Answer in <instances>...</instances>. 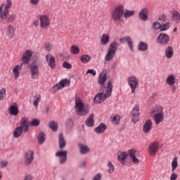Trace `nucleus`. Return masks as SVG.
I'll return each mask as SVG.
<instances>
[{
  "mask_svg": "<svg viewBox=\"0 0 180 180\" xmlns=\"http://www.w3.org/2000/svg\"><path fill=\"white\" fill-rule=\"evenodd\" d=\"M75 105L78 116H86L89 113V105L84 103L79 97L75 98Z\"/></svg>",
  "mask_w": 180,
  "mask_h": 180,
  "instance_id": "obj_1",
  "label": "nucleus"
},
{
  "mask_svg": "<svg viewBox=\"0 0 180 180\" xmlns=\"http://www.w3.org/2000/svg\"><path fill=\"white\" fill-rule=\"evenodd\" d=\"M113 89V85H112V82H108L105 94L98 93L94 97V101L98 105V103H101L103 102L107 98L110 97L112 95V90Z\"/></svg>",
  "mask_w": 180,
  "mask_h": 180,
  "instance_id": "obj_2",
  "label": "nucleus"
},
{
  "mask_svg": "<svg viewBox=\"0 0 180 180\" xmlns=\"http://www.w3.org/2000/svg\"><path fill=\"white\" fill-rule=\"evenodd\" d=\"M150 113L153 115V120L155 124H160L164 122L165 115H164V109L161 106H157L152 108Z\"/></svg>",
  "mask_w": 180,
  "mask_h": 180,
  "instance_id": "obj_3",
  "label": "nucleus"
},
{
  "mask_svg": "<svg viewBox=\"0 0 180 180\" xmlns=\"http://www.w3.org/2000/svg\"><path fill=\"white\" fill-rule=\"evenodd\" d=\"M12 8V1L7 0L6 4L0 6V19L5 20L9 16V11Z\"/></svg>",
  "mask_w": 180,
  "mask_h": 180,
  "instance_id": "obj_4",
  "label": "nucleus"
},
{
  "mask_svg": "<svg viewBox=\"0 0 180 180\" xmlns=\"http://www.w3.org/2000/svg\"><path fill=\"white\" fill-rule=\"evenodd\" d=\"M124 13V7L122 5L117 6L112 12V18L113 20H120V22H123L122 19Z\"/></svg>",
  "mask_w": 180,
  "mask_h": 180,
  "instance_id": "obj_5",
  "label": "nucleus"
},
{
  "mask_svg": "<svg viewBox=\"0 0 180 180\" xmlns=\"http://www.w3.org/2000/svg\"><path fill=\"white\" fill-rule=\"evenodd\" d=\"M116 50H117V44L116 42H112L108 50V52L105 56V61H112L115 54H116Z\"/></svg>",
  "mask_w": 180,
  "mask_h": 180,
  "instance_id": "obj_6",
  "label": "nucleus"
},
{
  "mask_svg": "<svg viewBox=\"0 0 180 180\" xmlns=\"http://www.w3.org/2000/svg\"><path fill=\"white\" fill-rule=\"evenodd\" d=\"M38 19L40 21V27L42 29H47L50 26V18L47 15H39Z\"/></svg>",
  "mask_w": 180,
  "mask_h": 180,
  "instance_id": "obj_7",
  "label": "nucleus"
},
{
  "mask_svg": "<svg viewBox=\"0 0 180 180\" xmlns=\"http://www.w3.org/2000/svg\"><path fill=\"white\" fill-rule=\"evenodd\" d=\"M131 116L132 117V122H134V124L139 122V119L140 117V105L139 104H136L133 108Z\"/></svg>",
  "mask_w": 180,
  "mask_h": 180,
  "instance_id": "obj_8",
  "label": "nucleus"
},
{
  "mask_svg": "<svg viewBox=\"0 0 180 180\" xmlns=\"http://www.w3.org/2000/svg\"><path fill=\"white\" fill-rule=\"evenodd\" d=\"M128 84L131 88V93L136 94V89L139 86V79L134 76H131L128 78Z\"/></svg>",
  "mask_w": 180,
  "mask_h": 180,
  "instance_id": "obj_9",
  "label": "nucleus"
},
{
  "mask_svg": "<svg viewBox=\"0 0 180 180\" xmlns=\"http://www.w3.org/2000/svg\"><path fill=\"white\" fill-rule=\"evenodd\" d=\"M34 160V153L32 150H28L25 153L24 158V164L25 165H30Z\"/></svg>",
  "mask_w": 180,
  "mask_h": 180,
  "instance_id": "obj_10",
  "label": "nucleus"
},
{
  "mask_svg": "<svg viewBox=\"0 0 180 180\" xmlns=\"http://www.w3.org/2000/svg\"><path fill=\"white\" fill-rule=\"evenodd\" d=\"M156 41L159 44H168L169 43V35L165 33H161L158 37Z\"/></svg>",
  "mask_w": 180,
  "mask_h": 180,
  "instance_id": "obj_11",
  "label": "nucleus"
},
{
  "mask_svg": "<svg viewBox=\"0 0 180 180\" xmlns=\"http://www.w3.org/2000/svg\"><path fill=\"white\" fill-rule=\"evenodd\" d=\"M67 150H60L56 153V157H58L59 159V164H65L67 162Z\"/></svg>",
  "mask_w": 180,
  "mask_h": 180,
  "instance_id": "obj_12",
  "label": "nucleus"
},
{
  "mask_svg": "<svg viewBox=\"0 0 180 180\" xmlns=\"http://www.w3.org/2000/svg\"><path fill=\"white\" fill-rule=\"evenodd\" d=\"M20 124V126L18 127H20L24 133H27V131H29V126L30 123L29 122V120L26 118V117H24L21 119Z\"/></svg>",
  "mask_w": 180,
  "mask_h": 180,
  "instance_id": "obj_13",
  "label": "nucleus"
},
{
  "mask_svg": "<svg viewBox=\"0 0 180 180\" xmlns=\"http://www.w3.org/2000/svg\"><path fill=\"white\" fill-rule=\"evenodd\" d=\"M30 70L31 78H32V79H37V78H39L40 76V72H39V66L36 65H31Z\"/></svg>",
  "mask_w": 180,
  "mask_h": 180,
  "instance_id": "obj_14",
  "label": "nucleus"
},
{
  "mask_svg": "<svg viewBox=\"0 0 180 180\" xmlns=\"http://www.w3.org/2000/svg\"><path fill=\"white\" fill-rule=\"evenodd\" d=\"M158 148H160V145L158 144V143H151L148 147L149 155H155V154H157V151H158Z\"/></svg>",
  "mask_w": 180,
  "mask_h": 180,
  "instance_id": "obj_15",
  "label": "nucleus"
},
{
  "mask_svg": "<svg viewBox=\"0 0 180 180\" xmlns=\"http://www.w3.org/2000/svg\"><path fill=\"white\" fill-rule=\"evenodd\" d=\"M148 8L146 7L142 8L139 13V18L141 20H143L146 22L148 20V13H149Z\"/></svg>",
  "mask_w": 180,
  "mask_h": 180,
  "instance_id": "obj_16",
  "label": "nucleus"
},
{
  "mask_svg": "<svg viewBox=\"0 0 180 180\" xmlns=\"http://www.w3.org/2000/svg\"><path fill=\"white\" fill-rule=\"evenodd\" d=\"M32 56H33L32 51L28 50L25 51L22 55V63L25 65L29 64V63H30V58H32Z\"/></svg>",
  "mask_w": 180,
  "mask_h": 180,
  "instance_id": "obj_17",
  "label": "nucleus"
},
{
  "mask_svg": "<svg viewBox=\"0 0 180 180\" xmlns=\"http://www.w3.org/2000/svg\"><path fill=\"white\" fill-rule=\"evenodd\" d=\"M46 60L49 67L54 70L56 68V58L51 54H48L46 56Z\"/></svg>",
  "mask_w": 180,
  "mask_h": 180,
  "instance_id": "obj_18",
  "label": "nucleus"
},
{
  "mask_svg": "<svg viewBox=\"0 0 180 180\" xmlns=\"http://www.w3.org/2000/svg\"><path fill=\"white\" fill-rule=\"evenodd\" d=\"M128 155L130 158V160L132 161L133 164H139L140 162V160L137 157H136V150L134 149H129L128 150Z\"/></svg>",
  "mask_w": 180,
  "mask_h": 180,
  "instance_id": "obj_19",
  "label": "nucleus"
},
{
  "mask_svg": "<svg viewBox=\"0 0 180 180\" xmlns=\"http://www.w3.org/2000/svg\"><path fill=\"white\" fill-rule=\"evenodd\" d=\"M6 34L8 39H13V37H15V27L12 25H8L6 30Z\"/></svg>",
  "mask_w": 180,
  "mask_h": 180,
  "instance_id": "obj_20",
  "label": "nucleus"
},
{
  "mask_svg": "<svg viewBox=\"0 0 180 180\" xmlns=\"http://www.w3.org/2000/svg\"><path fill=\"white\" fill-rule=\"evenodd\" d=\"M152 129H153V121L150 120H146L145 124H143V131L145 133H150Z\"/></svg>",
  "mask_w": 180,
  "mask_h": 180,
  "instance_id": "obj_21",
  "label": "nucleus"
},
{
  "mask_svg": "<svg viewBox=\"0 0 180 180\" xmlns=\"http://www.w3.org/2000/svg\"><path fill=\"white\" fill-rule=\"evenodd\" d=\"M127 157H129V152L127 153L126 152H121L118 155L117 160L122 164V165H124V164H126L125 161L127 159Z\"/></svg>",
  "mask_w": 180,
  "mask_h": 180,
  "instance_id": "obj_22",
  "label": "nucleus"
},
{
  "mask_svg": "<svg viewBox=\"0 0 180 180\" xmlns=\"http://www.w3.org/2000/svg\"><path fill=\"white\" fill-rule=\"evenodd\" d=\"M65 86H70V80L67 79H63L60 82L56 84V88L57 89H63V88H65Z\"/></svg>",
  "mask_w": 180,
  "mask_h": 180,
  "instance_id": "obj_23",
  "label": "nucleus"
},
{
  "mask_svg": "<svg viewBox=\"0 0 180 180\" xmlns=\"http://www.w3.org/2000/svg\"><path fill=\"white\" fill-rule=\"evenodd\" d=\"M79 153L81 154L85 155L89 153L91 151V149H89V147L88 146L83 144V143H79L78 145Z\"/></svg>",
  "mask_w": 180,
  "mask_h": 180,
  "instance_id": "obj_24",
  "label": "nucleus"
},
{
  "mask_svg": "<svg viewBox=\"0 0 180 180\" xmlns=\"http://www.w3.org/2000/svg\"><path fill=\"white\" fill-rule=\"evenodd\" d=\"M106 129V124L101 123L97 127L94 129V131L95 133H97V134H102V133H105Z\"/></svg>",
  "mask_w": 180,
  "mask_h": 180,
  "instance_id": "obj_25",
  "label": "nucleus"
},
{
  "mask_svg": "<svg viewBox=\"0 0 180 180\" xmlns=\"http://www.w3.org/2000/svg\"><path fill=\"white\" fill-rule=\"evenodd\" d=\"M175 75H170L166 79V84L169 85V86H174L175 85Z\"/></svg>",
  "mask_w": 180,
  "mask_h": 180,
  "instance_id": "obj_26",
  "label": "nucleus"
},
{
  "mask_svg": "<svg viewBox=\"0 0 180 180\" xmlns=\"http://www.w3.org/2000/svg\"><path fill=\"white\" fill-rule=\"evenodd\" d=\"M8 112L11 116H18L19 115V108L16 105H11L8 109Z\"/></svg>",
  "mask_w": 180,
  "mask_h": 180,
  "instance_id": "obj_27",
  "label": "nucleus"
},
{
  "mask_svg": "<svg viewBox=\"0 0 180 180\" xmlns=\"http://www.w3.org/2000/svg\"><path fill=\"white\" fill-rule=\"evenodd\" d=\"M100 41L102 46H106V44H108V43L110 41V38L109 37V35L108 34H104L101 37Z\"/></svg>",
  "mask_w": 180,
  "mask_h": 180,
  "instance_id": "obj_28",
  "label": "nucleus"
},
{
  "mask_svg": "<svg viewBox=\"0 0 180 180\" xmlns=\"http://www.w3.org/2000/svg\"><path fill=\"white\" fill-rule=\"evenodd\" d=\"M121 42H124L127 41L128 43V46L131 50V51H134V48L133 46V41H131V39L129 37H125V38H122L120 39Z\"/></svg>",
  "mask_w": 180,
  "mask_h": 180,
  "instance_id": "obj_29",
  "label": "nucleus"
},
{
  "mask_svg": "<svg viewBox=\"0 0 180 180\" xmlns=\"http://www.w3.org/2000/svg\"><path fill=\"white\" fill-rule=\"evenodd\" d=\"M105 81H106V71L104 70L99 75L98 82V84H100V85H103Z\"/></svg>",
  "mask_w": 180,
  "mask_h": 180,
  "instance_id": "obj_30",
  "label": "nucleus"
},
{
  "mask_svg": "<svg viewBox=\"0 0 180 180\" xmlns=\"http://www.w3.org/2000/svg\"><path fill=\"white\" fill-rule=\"evenodd\" d=\"M172 18L173 19V20H174V22H176V23H178V22H179L180 13L178 11L173 10L172 11Z\"/></svg>",
  "mask_w": 180,
  "mask_h": 180,
  "instance_id": "obj_31",
  "label": "nucleus"
},
{
  "mask_svg": "<svg viewBox=\"0 0 180 180\" xmlns=\"http://www.w3.org/2000/svg\"><path fill=\"white\" fill-rule=\"evenodd\" d=\"M165 56L167 58H172L174 56V48L172 46H167L166 48Z\"/></svg>",
  "mask_w": 180,
  "mask_h": 180,
  "instance_id": "obj_32",
  "label": "nucleus"
},
{
  "mask_svg": "<svg viewBox=\"0 0 180 180\" xmlns=\"http://www.w3.org/2000/svg\"><path fill=\"white\" fill-rule=\"evenodd\" d=\"M23 131V129H22L20 127H17L14 131H13V138L14 139H19L20 136H22V132Z\"/></svg>",
  "mask_w": 180,
  "mask_h": 180,
  "instance_id": "obj_33",
  "label": "nucleus"
},
{
  "mask_svg": "<svg viewBox=\"0 0 180 180\" xmlns=\"http://www.w3.org/2000/svg\"><path fill=\"white\" fill-rule=\"evenodd\" d=\"M41 101V96L40 94H36L34 96L32 105L36 109L39 107V101Z\"/></svg>",
  "mask_w": 180,
  "mask_h": 180,
  "instance_id": "obj_34",
  "label": "nucleus"
},
{
  "mask_svg": "<svg viewBox=\"0 0 180 180\" xmlns=\"http://www.w3.org/2000/svg\"><path fill=\"white\" fill-rule=\"evenodd\" d=\"M94 114H91L89 117L86 120V124L89 127H91L95 124V120H94Z\"/></svg>",
  "mask_w": 180,
  "mask_h": 180,
  "instance_id": "obj_35",
  "label": "nucleus"
},
{
  "mask_svg": "<svg viewBox=\"0 0 180 180\" xmlns=\"http://www.w3.org/2000/svg\"><path fill=\"white\" fill-rule=\"evenodd\" d=\"M138 49L140 51H147L148 50V45L146 42L141 41L138 44Z\"/></svg>",
  "mask_w": 180,
  "mask_h": 180,
  "instance_id": "obj_36",
  "label": "nucleus"
},
{
  "mask_svg": "<svg viewBox=\"0 0 180 180\" xmlns=\"http://www.w3.org/2000/svg\"><path fill=\"white\" fill-rule=\"evenodd\" d=\"M22 64L21 65H15L14 67V68L13 69V72L15 75V79H16L17 78H19V74H20V72L19 71H20V70H22Z\"/></svg>",
  "mask_w": 180,
  "mask_h": 180,
  "instance_id": "obj_37",
  "label": "nucleus"
},
{
  "mask_svg": "<svg viewBox=\"0 0 180 180\" xmlns=\"http://www.w3.org/2000/svg\"><path fill=\"white\" fill-rule=\"evenodd\" d=\"M49 126L52 131H57L58 130V123L56 121L49 122Z\"/></svg>",
  "mask_w": 180,
  "mask_h": 180,
  "instance_id": "obj_38",
  "label": "nucleus"
},
{
  "mask_svg": "<svg viewBox=\"0 0 180 180\" xmlns=\"http://www.w3.org/2000/svg\"><path fill=\"white\" fill-rule=\"evenodd\" d=\"M67 143L65 142V139H64V136L63 134H59V147L60 148L63 149L65 147Z\"/></svg>",
  "mask_w": 180,
  "mask_h": 180,
  "instance_id": "obj_39",
  "label": "nucleus"
},
{
  "mask_svg": "<svg viewBox=\"0 0 180 180\" xmlns=\"http://www.w3.org/2000/svg\"><path fill=\"white\" fill-rule=\"evenodd\" d=\"M107 172L108 174H113L115 172V165L110 161H108L107 164Z\"/></svg>",
  "mask_w": 180,
  "mask_h": 180,
  "instance_id": "obj_40",
  "label": "nucleus"
},
{
  "mask_svg": "<svg viewBox=\"0 0 180 180\" xmlns=\"http://www.w3.org/2000/svg\"><path fill=\"white\" fill-rule=\"evenodd\" d=\"M80 60L83 64H86L91 60V56L88 54H84L80 56Z\"/></svg>",
  "mask_w": 180,
  "mask_h": 180,
  "instance_id": "obj_41",
  "label": "nucleus"
},
{
  "mask_svg": "<svg viewBox=\"0 0 180 180\" xmlns=\"http://www.w3.org/2000/svg\"><path fill=\"white\" fill-rule=\"evenodd\" d=\"M37 139H38L39 144H43V143L46 141V134H44V133L43 132H41L38 135Z\"/></svg>",
  "mask_w": 180,
  "mask_h": 180,
  "instance_id": "obj_42",
  "label": "nucleus"
},
{
  "mask_svg": "<svg viewBox=\"0 0 180 180\" xmlns=\"http://www.w3.org/2000/svg\"><path fill=\"white\" fill-rule=\"evenodd\" d=\"M65 126L68 130H71L72 129V127L74 126V122L72 121V119H68L65 122Z\"/></svg>",
  "mask_w": 180,
  "mask_h": 180,
  "instance_id": "obj_43",
  "label": "nucleus"
},
{
  "mask_svg": "<svg viewBox=\"0 0 180 180\" xmlns=\"http://www.w3.org/2000/svg\"><path fill=\"white\" fill-rule=\"evenodd\" d=\"M79 47H78L77 45H72L70 48L71 54H79Z\"/></svg>",
  "mask_w": 180,
  "mask_h": 180,
  "instance_id": "obj_44",
  "label": "nucleus"
},
{
  "mask_svg": "<svg viewBox=\"0 0 180 180\" xmlns=\"http://www.w3.org/2000/svg\"><path fill=\"white\" fill-rule=\"evenodd\" d=\"M111 122L112 124H119L120 123V116L116 115L111 117Z\"/></svg>",
  "mask_w": 180,
  "mask_h": 180,
  "instance_id": "obj_45",
  "label": "nucleus"
},
{
  "mask_svg": "<svg viewBox=\"0 0 180 180\" xmlns=\"http://www.w3.org/2000/svg\"><path fill=\"white\" fill-rule=\"evenodd\" d=\"M178 168V158H174L172 162V171L174 172Z\"/></svg>",
  "mask_w": 180,
  "mask_h": 180,
  "instance_id": "obj_46",
  "label": "nucleus"
},
{
  "mask_svg": "<svg viewBox=\"0 0 180 180\" xmlns=\"http://www.w3.org/2000/svg\"><path fill=\"white\" fill-rule=\"evenodd\" d=\"M171 27V23L166 22L165 24H161L160 32H165V30H168Z\"/></svg>",
  "mask_w": 180,
  "mask_h": 180,
  "instance_id": "obj_47",
  "label": "nucleus"
},
{
  "mask_svg": "<svg viewBox=\"0 0 180 180\" xmlns=\"http://www.w3.org/2000/svg\"><path fill=\"white\" fill-rule=\"evenodd\" d=\"M5 98H6V89L3 88L0 90V101L5 100Z\"/></svg>",
  "mask_w": 180,
  "mask_h": 180,
  "instance_id": "obj_48",
  "label": "nucleus"
},
{
  "mask_svg": "<svg viewBox=\"0 0 180 180\" xmlns=\"http://www.w3.org/2000/svg\"><path fill=\"white\" fill-rule=\"evenodd\" d=\"M6 19L7 22H15L16 20V14L12 13L10 15H7Z\"/></svg>",
  "mask_w": 180,
  "mask_h": 180,
  "instance_id": "obj_49",
  "label": "nucleus"
},
{
  "mask_svg": "<svg viewBox=\"0 0 180 180\" xmlns=\"http://www.w3.org/2000/svg\"><path fill=\"white\" fill-rule=\"evenodd\" d=\"M136 13V11H129L127 10L124 13V18H130V16H134V15Z\"/></svg>",
  "mask_w": 180,
  "mask_h": 180,
  "instance_id": "obj_50",
  "label": "nucleus"
},
{
  "mask_svg": "<svg viewBox=\"0 0 180 180\" xmlns=\"http://www.w3.org/2000/svg\"><path fill=\"white\" fill-rule=\"evenodd\" d=\"M152 29L155 30H158V29L161 31V24L158 21H155L152 25Z\"/></svg>",
  "mask_w": 180,
  "mask_h": 180,
  "instance_id": "obj_51",
  "label": "nucleus"
},
{
  "mask_svg": "<svg viewBox=\"0 0 180 180\" xmlns=\"http://www.w3.org/2000/svg\"><path fill=\"white\" fill-rule=\"evenodd\" d=\"M30 124L31 126H34V127H37V126L40 124V121L37 119H34L30 122Z\"/></svg>",
  "mask_w": 180,
  "mask_h": 180,
  "instance_id": "obj_52",
  "label": "nucleus"
},
{
  "mask_svg": "<svg viewBox=\"0 0 180 180\" xmlns=\"http://www.w3.org/2000/svg\"><path fill=\"white\" fill-rule=\"evenodd\" d=\"M6 167H8V161L6 160H2L1 162H0V168H6Z\"/></svg>",
  "mask_w": 180,
  "mask_h": 180,
  "instance_id": "obj_53",
  "label": "nucleus"
},
{
  "mask_svg": "<svg viewBox=\"0 0 180 180\" xmlns=\"http://www.w3.org/2000/svg\"><path fill=\"white\" fill-rule=\"evenodd\" d=\"M63 67H64V68H67L68 70L72 68V65L70 63H68V62H64L63 64Z\"/></svg>",
  "mask_w": 180,
  "mask_h": 180,
  "instance_id": "obj_54",
  "label": "nucleus"
},
{
  "mask_svg": "<svg viewBox=\"0 0 180 180\" xmlns=\"http://www.w3.org/2000/svg\"><path fill=\"white\" fill-rule=\"evenodd\" d=\"M92 180H102V174L98 173L94 176Z\"/></svg>",
  "mask_w": 180,
  "mask_h": 180,
  "instance_id": "obj_55",
  "label": "nucleus"
},
{
  "mask_svg": "<svg viewBox=\"0 0 180 180\" xmlns=\"http://www.w3.org/2000/svg\"><path fill=\"white\" fill-rule=\"evenodd\" d=\"M159 20L162 22H167V16L164 14L159 16Z\"/></svg>",
  "mask_w": 180,
  "mask_h": 180,
  "instance_id": "obj_56",
  "label": "nucleus"
},
{
  "mask_svg": "<svg viewBox=\"0 0 180 180\" xmlns=\"http://www.w3.org/2000/svg\"><path fill=\"white\" fill-rule=\"evenodd\" d=\"M34 179V178L33 177L32 175L31 174H27L25 175V176L24 177L23 180H33Z\"/></svg>",
  "mask_w": 180,
  "mask_h": 180,
  "instance_id": "obj_57",
  "label": "nucleus"
},
{
  "mask_svg": "<svg viewBox=\"0 0 180 180\" xmlns=\"http://www.w3.org/2000/svg\"><path fill=\"white\" fill-rule=\"evenodd\" d=\"M86 74H91V75H96V71H95V70H88L87 72H86Z\"/></svg>",
  "mask_w": 180,
  "mask_h": 180,
  "instance_id": "obj_58",
  "label": "nucleus"
},
{
  "mask_svg": "<svg viewBox=\"0 0 180 180\" xmlns=\"http://www.w3.org/2000/svg\"><path fill=\"white\" fill-rule=\"evenodd\" d=\"M51 46L50 45V44H46L45 45V50H46V51H51Z\"/></svg>",
  "mask_w": 180,
  "mask_h": 180,
  "instance_id": "obj_59",
  "label": "nucleus"
},
{
  "mask_svg": "<svg viewBox=\"0 0 180 180\" xmlns=\"http://www.w3.org/2000/svg\"><path fill=\"white\" fill-rule=\"evenodd\" d=\"M30 4H31V5L36 6L39 4V0H30Z\"/></svg>",
  "mask_w": 180,
  "mask_h": 180,
  "instance_id": "obj_60",
  "label": "nucleus"
},
{
  "mask_svg": "<svg viewBox=\"0 0 180 180\" xmlns=\"http://www.w3.org/2000/svg\"><path fill=\"white\" fill-rule=\"evenodd\" d=\"M39 23H40V22H39V20H35L34 21H33L32 25L35 27H37L39 26Z\"/></svg>",
  "mask_w": 180,
  "mask_h": 180,
  "instance_id": "obj_61",
  "label": "nucleus"
},
{
  "mask_svg": "<svg viewBox=\"0 0 180 180\" xmlns=\"http://www.w3.org/2000/svg\"><path fill=\"white\" fill-rule=\"evenodd\" d=\"M176 178H178V176L176 174L172 173L170 176V180H176Z\"/></svg>",
  "mask_w": 180,
  "mask_h": 180,
  "instance_id": "obj_62",
  "label": "nucleus"
},
{
  "mask_svg": "<svg viewBox=\"0 0 180 180\" xmlns=\"http://www.w3.org/2000/svg\"><path fill=\"white\" fill-rule=\"evenodd\" d=\"M172 86V94H175V92L176 91V86L173 85V86Z\"/></svg>",
  "mask_w": 180,
  "mask_h": 180,
  "instance_id": "obj_63",
  "label": "nucleus"
},
{
  "mask_svg": "<svg viewBox=\"0 0 180 180\" xmlns=\"http://www.w3.org/2000/svg\"><path fill=\"white\" fill-rule=\"evenodd\" d=\"M45 112L46 113H49V112H50V107H49V106L46 107Z\"/></svg>",
  "mask_w": 180,
  "mask_h": 180,
  "instance_id": "obj_64",
  "label": "nucleus"
}]
</instances>
